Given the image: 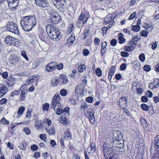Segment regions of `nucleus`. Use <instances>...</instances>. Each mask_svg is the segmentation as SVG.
Returning a JSON list of instances; mask_svg holds the SVG:
<instances>
[{"mask_svg": "<svg viewBox=\"0 0 159 159\" xmlns=\"http://www.w3.org/2000/svg\"><path fill=\"white\" fill-rule=\"evenodd\" d=\"M36 23V19L34 16L29 15L22 17L20 21L22 28L26 31L31 30Z\"/></svg>", "mask_w": 159, "mask_h": 159, "instance_id": "obj_1", "label": "nucleus"}, {"mask_svg": "<svg viewBox=\"0 0 159 159\" xmlns=\"http://www.w3.org/2000/svg\"><path fill=\"white\" fill-rule=\"evenodd\" d=\"M46 32L50 39L54 41H58L61 37L58 29L53 25H48L46 27Z\"/></svg>", "mask_w": 159, "mask_h": 159, "instance_id": "obj_2", "label": "nucleus"}, {"mask_svg": "<svg viewBox=\"0 0 159 159\" xmlns=\"http://www.w3.org/2000/svg\"><path fill=\"white\" fill-rule=\"evenodd\" d=\"M48 12L50 15L51 20L53 24H57L61 21V17L56 11L52 10L49 11H48Z\"/></svg>", "mask_w": 159, "mask_h": 159, "instance_id": "obj_3", "label": "nucleus"}, {"mask_svg": "<svg viewBox=\"0 0 159 159\" xmlns=\"http://www.w3.org/2000/svg\"><path fill=\"white\" fill-rule=\"evenodd\" d=\"M7 30L14 34H18L19 31L17 25L13 21L8 22L7 25Z\"/></svg>", "mask_w": 159, "mask_h": 159, "instance_id": "obj_4", "label": "nucleus"}, {"mask_svg": "<svg viewBox=\"0 0 159 159\" xmlns=\"http://www.w3.org/2000/svg\"><path fill=\"white\" fill-rule=\"evenodd\" d=\"M115 18V16L112 15H107L105 18L104 23L106 24H109V26L107 27L109 28H110L115 23V21L113 20Z\"/></svg>", "mask_w": 159, "mask_h": 159, "instance_id": "obj_5", "label": "nucleus"}, {"mask_svg": "<svg viewBox=\"0 0 159 159\" xmlns=\"http://www.w3.org/2000/svg\"><path fill=\"white\" fill-rule=\"evenodd\" d=\"M9 7L11 10L16 9L19 0H7Z\"/></svg>", "mask_w": 159, "mask_h": 159, "instance_id": "obj_6", "label": "nucleus"}, {"mask_svg": "<svg viewBox=\"0 0 159 159\" xmlns=\"http://www.w3.org/2000/svg\"><path fill=\"white\" fill-rule=\"evenodd\" d=\"M103 152L104 156L106 159H108L109 156L111 155L112 152V149L109 147H107L106 144L103 146Z\"/></svg>", "mask_w": 159, "mask_h": 159, "instance_id": "obj_7", "label": "nucleus"}, {"mask_svg": "<svg viewBox=\"0 0 159 159\" xmlns=\"http://www.w3.org/2000/svg\"><path fill=\"white\" fill-rule=\"evenodd\" d=\"M35 3L37 6L43 8H46L48 5L47 0H35Z\"/></svg>", "mask_w": 159, "mask_h": 159, "instance_id": "obj_8", "label": "nucleus"}, {"mask_svg": "<svg viewBox=\"0 0 159 159\" xmlns=\"http://www.w3.org/2000/svg\"><path fill=\"white\" fill-rule=\"evenodd\" d=\"M89 17V13L87 12H84L81 13L79 19L82 21L83 23H85Z\"/></svg>", "mask_w": 159, "mask_h": 159, "instance_id": "obj_9", "label": "nucleus"}, {"mask_svg": "<svg viewBox=\"0 0 159 159\" xmlns=\"http://www.w3.org/2000/svg\"><path fill=\"white\" fill-rule=\"evenodd\" d=\"M127 97L124 96L121 97L118 100L119 105L120 107H126L127 106Z\"/></svg>", "mask_w": 159, "mask_h": 159, "instance_id": "obj_10", "label": "nucleus"}, {"mask_svg": "<svg viewBox=\"0 0 159 159\" xmlns=\"http://www.w3.org/2000/svg\"><path fill=\"white\" fill-rule=\"evenodd\" d=\"M65 3H61L60 2H58L55 3L53 2L52 4H53L54 6L57 8L59 11L61 12H63L65 10L64 4Z\"/></svg>", "mask_w": 159, "mask_h": 159, "instance_id": "obj_11", "label": "nucleus"}, {"mask_svg": "<svg viewBox=\"0 0 159 159\" xmlns=\"http://www.w3.org/2000/svg\"><path fill=\"white\" fill-rule=\"evenodd\" d=\"M8 91L7 86L5 85L0 84V98L2 97Z\"/></svg>", "mask_w": 159, "mask_h": 159, "instance_id": "obj_12", "label": "nucleus"}, {"mask_svg": "<svg viewBox=\"0 0 159 159\" xmlns=\"http://www.w3.org/2000/svg\"><path fill=\"white\" fill-rule=\"evenodd\" d=\"M19 60L18 58L13 55H10L9 58V62L11 64H16L19 61Z\"/></svg>", "mask_w": 159, "mask_h": 159, "instance_id": "obj_13", "label": "nucleus"}, {"mask_svg": "<svg viewBox=\"0 0 159 159\" xmlns=\"http://www.w3.org/2000/svg\"><path fill=\"white\" fill-rule=\"evenodd\" d=\"M25 109V107L21 106L19 107L17 113H16L14 115V117L19 118L22 115Z\"/></svg>", "mask_w": 159, "mask_h": 159, "instance_id": "obj_14", "label": "nucleus"}, {"mask_svg": "<svg viewBox=\"0 0 159 159\" xmlns=\"http://www.w3.org/2000/svg\"><path fill=\"white\" fill-rule=\"evenodd\" d=\"M15 38L11 36H8L6 37L4 40L6 44L8 45H11L13 44V42L14 41Z\"/></svg>", "mask_w": 159, "mask_h": 159, "instance_id": "obj_15", "label": "nucleus"}, {"mask_svg": "<svg viewBox=\"0 0 159 159\" xmlns=\"http://www.w3.org/2000/svg\"><path fill=\"white\" fill-rule=\"evenodd\" d=\"M39 76L37 75H32L29 78L28 81L27 82H29V84L38 81L39 79Z\"/></svg>", "mask_w": 159, "mask_h": 159, "instance_id": "obj_16", "label": "nucleus"}, {"mask_svg": "<svg viewBox=\"0 0 159 159\" xmlns=\"http://www.w3.org/2000/svg\"><path fill=\"white\" fill-rule=\"evenodd\" d=\"M24 87L22 86L20 88V90L21 91V93L20 96V99L21 101H24L25 100V94L27 93V90H24Z\"/></svg>", "mask_w": 159, "mask_h": 159, "instance_id": "obj_17", "label": "nucleus"}, {"mask_svg": "<svg viewBox=\"0 0 159 159\" xmlns=\"http://www.w3.org/2000/svg\"><path fill=\"white\" fill-rule=\"evenodd\" d=\"M62 108L63 107H61L60 110L56 111V114L58 115H60L63 112H65L66 113L68 114V112L69 110V108L66 107L64 108L63 110Z\"/></svg>", "mask_w": 159, "mask_h": 159, "instance_id": "obj_18", "label": "nucleus"}, {"mask_svg": "<svg viewBox=\"0 0 159 159\" xmlns=\"http://www.w3.org/2000/svg\"><path fill=\"white\" fill-rule=\"evenodd\" d=\"M50 107L51 108H53L55 111L59 110L61 108L60 102L51 103Z\"/></svg>", "mask_w": 159, "mask_h": 159, "instance_id": "obj_19", "label": "nucleus"}, {"mask_svg": "<svg viewBox=\"0 0 159 159\" xmlns=\"http://www.w3.org/2000/svg\"><path fill=\"white\" fill-rule=\"evenodd\" d=\"M107 45V43L106 42H105L102 43L101 51L102 56H103V55L106 52Z\"/></svg>", "mask_w": 159, "mask_h": 159, "instance_id": "obj_20", "label": "nucleus"}, {"mask_svg": "<svg viewBox=\"0 0 159 159\" xmlns=\"http://www.w3.org/2000/svg\"><path fill=\"white\" fill-rule=\"evenodd\" d=\"M60 97L59 95L55 94L52 98L51 103L60 102Z\"/></svg>", "mask_w": 159, "mask_h": 159, "instance_id": "obj_21", "label": "nucleus"}, {"mask_svg": "<svg viewBox=\"0 0 159 159\" xmlns=\"http://www.w3.org/2000/svg\"><path fill=\"white\" fill-rule=\"evenodd\" d=\"M113 134L112 136L114 137H115V139H119L121 138L122 137V132L120 130H117L116 131H114L113 132Z\"/></svg>", "mask_w": 159, "mask_h": 159, "instance_id": "obj_22", "label": "nucleus"}, {"mask_svg": "<svg viewBox=\"0 0 159 159\" xmlns=\"http://www.w3.org/2000/svg\"><path fill=\"white\" fill-rule=\"evenodd\" d=\"M7 84L9 87H11L15 84V80L12 77H9V79L7 81Z\"/></svg>", "mask_w": 159, "mask_h": 159, "instance_id": "obj_23", "label": "nucleus"}, {"mask_svg": "<svg viewBox=\"0 0 159 159\" xmlns=\"http://www.w3.org/2000/svg\"><path fill=\"white\" fill-rule=\"evenodd\" d=\"M61 82L62 84H66L68 82L67 77L63 75H60V78Z\"/></svg>", "mask_w": 159, "mask_h": 159, "instance_id": "obj_24", "label": "nucleus"}, {"mask_svg": "<svg viewBox=\"0 0 159 159\" xmlns=\"http://www.w3.org/2000/svg\"><path fill=\"white\" fill-rule=\"evenodd\" d=\"M119 43L120 44H122L125 42V39L124 38V35L121 33L118 34Z\"/></svg>", "mask_w": 159, "mask_h": 159, "instance_id": "obj_25", "label": "nucleus"}, {"mask_svg": "<svg viewBox=\"0 0 159 159\" xmlns=\"http://www.w3.org/2000/svg\"><path fill=\"white\" fill-rule=\"evenodd\" d=\"M59 78L57 77L53 78L52 80V84L54 86L57 85L59 82Z\"/></svg>", "mask_w": 159, "mask_h": 159, "instance_id": "obj_26", "label": "nucleus"}, {"mask_svg": "<svg viewBox=\"0 0 159 159\" xmlns=\"http://www.w3.org/2000/svg\"><path fill=\"white\" fill-rule=\"evenodd\" d=\"M46 130L49 135H55V129L53 126H51V128H47Z\"/></svg>", "mask_w": 159, "mask_h": 159, "instance_id": "obj_27", "label": "nucleus"}, {"mask_svg": "<svg viewBox=\"0 0 159 159\" xmlns=\"http://www.w3.org/2000/svg\"><path fill=\"white\" fill-rule=\"evenodd\" d=\"M39 37L40 39L43 41H45L47 38L46 33L44 32L41 33L39 34Z\"/></svg>", "mask_w": 159, "mask_h": 159, "instance_id": "obj_28", "label": "nucleus"}, {"mask_svg": "<svg viewBox=\"0 0 159 159\" xmlns=\"http://www.w3.org/2000/svg\"><path fill=\"white\" fill-rule=\"evenodd\" d=\"M67 120L66 118V116L65 114L61 115L60 116V122L62 124H66L67 123Z\"/></svg>", "mask_w": 159, "mask_h": 159, "instance_id": "obj_29", "label": "nucleus"}, {"mask_svg": "<svg viewBox=\"0 0 159 159\" xmlns=\"http://www.w3.org/2000/svg\"><path fill=\"white\" fill-rule=\"evenodd\" d=\"M64 136V138L68 140H70L72 138L70 132L68 131H66L65 132Z\"/></svg>", "mask_w": 159, "mask_h": 159, "instance_id": "obj_30", "label": "nucleus"}, {"mask_svg": "<svg viewBox=\"0 0 159 159\" xmlns=\"http://www.w3.org/2000/svg\"><path fill=\"white\" fill-rule=\"evenodd\" d=\"M27 143L25 141H23L20 143L19 147V148L22 150H25L26 149V147Z\"/></svg>", "mask_w": 159, "mask_h": 159, "instance_id": "obj_31", "label": "nucleus"}, {"mask_svg": "<svg viewBox=\"0 0 159 159\" xmlns=\"http://www.w3.org/2000/svg\"><path fill=\"white\" fill-rule=\"evenodd\" d=\"M138 41V39L137 37V36H134L133 38L131 41V43H134V44L133 46H132V47H133V48H135Z\"/></svg>", "mask_w": 159, "mask_h": 159, "instance_id": "obj_32", "label": "nucleus"}, {"mask_svg": "<svg viewBox=\"0 0 159 159\" xmlns=\"http://www.w3.org/2000/svg\"><path fill=\"white\" fill-rule=\"evenodd\" d=\"M42 121L40 120H37L35 124V126L38 129H39L42 128Z\"/></svg>", "mask_w": 159, "mask_h": 159, "instance_id": "obj_33", "label": "nucleus"}, {"mask_svg": "<svg viewBox=\"0 0 159 159\" xmlns=\"http://www.w3.org/2000/svg\"><path fill=\"white\" fill-rule=\"evenodd\" d=\"M86 69V66L84 64L80 65L79 66L78 70L80 72H82Z\"/></svg>", "mask_w": 159, "mask_h": 159, "instance_id": "obj_34", "label": "nucleus"}, {"mask_svg": "<svg viewBox=\"0 0 159 159\" xmlns=\"http://www.w3.org/2000/svg\"><path fill=\"white\" fill-rule=\"evenodd\" d=\"M155 142L154 145L155 147H157V148L159 147V135L156 137L154 140Z\"/></svg>", "mask_w": 159, "mask_h": 159, "instance_id": "obj_35", "label": "nucleus"}, {"mask_svg": "<svg viewBox=\"0 0 159 159\" xmlns=\"http://www.w3.org/2000/svg\"><path fill=\"white\" fill-rule=\"evenodd\" d=\"M140 29V26L138 25H136L132 26L131 27L132 30L135 32L139 31Z\"/></svg>", "mask_w": 159, "mask_h": 159, "instance_id": "obj_36", "label": "nucleus"}, {"mask_svg": "<svg viewBox=\"0 0 159 159\" xmlns=\"http://www.w3.org/2000/svg\"><path fill=\"white\" fill-rule=\"evenodd\" d=\"M148 32L146 30H143L140 32V35L142 37H147L148 35Z\"/></svg>", "mask_w": 159, "mask_h": 159, "instance_id": "obj_37", "label": "nucleus"}, {"mask_svg": "<svg viewBox=\"0 0 159 159\" xmlns=\"http://www.w3.org/2000/svg\"><path fill=\"white\" fill-rule=\"evenodd\" d=\"M14 40L12 45L15 46L16 47H18L20 46V43H19L18 39H15Z\"/></svg>", "mask_w": 159, "mask_h": 159, "instance_id": "obj_38", "label": "nucleus"}, {"mask_svg": "<svg viewBox=\"0 0 159 159\" xmlns=\"http://www.w3.org/2000/svg\"><path fill=\"white\" fill-rule=\"evenodd\" d=\"M153 84L154 87L155 88L159 86V80L156 79L154 80Z\"/></svg>", "mask_w": 159, "mask_h": 159, "instance_id": "obj_39", "label": "nucleus"}, {"mask_svg": "<svg viewBox=\"0 0 159 159\" xmlns=\"http://www.w3.org/2000/svg\"><path fill=\"white\" fill-rule=\"evenodd\" d=\"M141 107L143 110L146 111H148L149 109L148 106L144 103H143L141 105Z\"/></svg>", "mask_w": 159, "mask_h": 159, "instance_id": "obj_40", "label": "nucleus"}, {"mask_svg": "<svg viewBox=\"0 0 159 159\" xmlns=\"http://www.w3.org/2000/svg\"><path fill=\"white\" fill-rule=\"evenodd\" d=\"M88 118L89 120V121L90 123L92 124H93L95 123V118L94 117V115L90 116H88Z\"/></svg>", "mask_w": 159, "mask_h": 159, "instance_id": "obj_41", "label": "nucleus"}, {"mask_svg": "<svg viewBox=\"0 0 159 159\" xmlns=\"http://www.w3.org/2000/svg\"><path fill=\"white\" fill-rule=\"evenodd\" d=\"M90 30H85L84 31V38L86 39L87 37H88L89 35Z\"/></svg>", "mask_w": 159, "mask_h": 159, "instance_id": "obj_42", "label": "nucleus"}, {"mask_svg": "<svg viewBox=\"0 0 159 159\" xmlns=\"http://www.w3.org/2000/svg\"><path fill=\"white\" fill-rule=\"evenodd\" d=\"M67 93V91L65 89H62L60 91V94L62 96H66Z\"/></svg>", "mask_w": 159, "mask_h": 159, "instance_id": "obj_43", "label": "nucleus"}, {"mask_svg": "<svg viewBox=\"0 0 159 159\" xmlns=\"http://www.w3.org/2000/svg\"><path fill=\"white\" fill-rule=\"evenodd\" d=\"M55 70L52 66L49 65V64L46 67V70L48 71H52Z\"/></svg>", "mask_w": 159, "mask_h": 159, "instance_id": "obj_44", "label": "nucleus"}, {"mask_svg": "<svg viewBox=\"0 0 159 159\" xmlns=\"http://www.w3.org/2000/svg\"><path fill=\"white\" fill-rule=\"evenodd\" d=\"M96 73L98 77H100L102 75V70L99 68H98L96 69Z\"/></svg>", "mask_w": 159, "mask_h": 159, "instance_id": "obj_45", "label": "nucleus"}, {"mask_svg": "<svg viewBox=\"0 0 159 159\" xmlns=\"http://www.w3.org/2000/svg\"><path fill=\"white\" fill-rule=\"evenodd\" d=\"M49 107V104L48 103H45L43 105L42 109L43 111H48Z\"/></svg>", "mask_w": 159, "mask_h": 159, "instance_id": "obj_46", "label": "nucleus"}, {"mask_svg": "<svg viewBox=\"0 0 159 159\" xmlns=\"http://www.w3.org/2000/svg\"><path fill=\"white\" fill-rule=\"evenodd\" d=\"M139 59L142 62H143L145 60V56L144 53H141L139 55Z\"/></svg>", "mask_w": 159, "mask_h": 159, "instance_id": "obj_47", "label": "nucleus"}, {"mask_svg": "<svg viewBox=\"0 0 159 159\" xmlns=\"http://www.w3.org/2000/svg\"><path fill=\"white\" fill-rule=\"evenodd\" d=\"M120 55L123 57H127L129 56V53L126 52L122 51L120 53Z\"/></svg>", "mask_w": 159, "mask_h": 159, "instance_id": "obj_48", "label": "nucleus"}, {"mask_svg": "<svg viewBox=\"0 0 159 159\" xmlns=\"http://www.w3.org/2000/svg\"><path fill=\"white\" fill-rule=\"evenodd\" d=\"M123 110L125 112V113L126 114V115L127 116H130V113L129 110L125 108V107H124L122 108Z\"/></svg>", "mask_w": 159, "mask_h": 159, "instance_id": "obj_49", "label": "nucleus"}, {"mask_svg": "<svg viewBox=\"0 0 159 159\" xmlns=\"http://www.w3.org/2000/svg\"><path fill=\"white\" fill-rule=\"evenodd\" d=\"M0 122L2 124L4 125L8 124L9 123V121L6 120L4 118H2Z\"/></svg>", "mask_w": 159, "mask_h": 159, "instance_id": "obj_50", "label": "nucleus"}, {"mask_svg": "<svg viewBox=\"0 0 159 159\" xmlns=\"http://www.w3.org/2000/svg\"><path fill=\"white\" fill-rule=\"evenodd\" d=\"M87 111L88 116H90L94 115V112L93 110L89 109Z\"/></svg>", "mask_w": 159, "mask_h": 159, "instance_id": "obj_51", "label": "nucleus"}, {"mask_svg": "<svg viewBox=\"0 0 159 159\" xmlns=\"http://www.w3.org/2000/svg\"><path fill=\"white\" fill-rule=\"evenodd\" d=\"M127 67L126 64L125 63H122L120 66V69L121 70H123L126 69Z\"/></svg>", "mask_w": 159, "mask_h": 159, "instance_id": "obj_52", "label": "nucleus"}, {"mask_svg": "<svg viewBox=\"0 0 159 159\" xmlns=\"http://www.w3.org/2000/svg\"><path fill=\"white\" fill-rule=\"evenodd\" d=\"M93 100V98L92 97H89L86 98V102L89 103H92Z\"/></svg>", "mask_w": 159, "mask_h": 159, "instance_id": "obj_53", "label": "nucleus"}, {"mask_svg": "<svg viewBox=\"0 0 159 159\" xmlns=\"http://www.w3.org/2000/svg\"><path fill=\"white\" fill-rule=\"evenodd\" d=\"M1 6L2 8V9L4 11L6 10H7L9 6L8 4H3L1 5Z\"/></svg>", "mask_w": 159, "mask_h": 159, "instance_id": "obj_54", "label": "nucleus"}, {"mask_svg": "<svg viewBox=\"0 0 159 159\" xmlns=\"http://www.w3.org/2000/svg\"><path fill=\"white\" fill-rule=\"evenodd\" d=\"M115 68L114 66H112L110 69V71L109 73L113 75L115 73Z\"/></svg>", "mask_w": 159, "mask_h": 159, "instance_id": "obj_55", "label": "nucleus"}, {"mask_svg": "<svg viewBox=\"0 0 159 159\" xmlns=\"http://www.w3.org/2000/svg\"><path fill=\"white\" fill-rule=\"evenodd\" d=\"M20 92L18 91H13L11 93V96L13 97L15 95H18L19 94Z\"/></svg>", "mask_w": 159, "mask_h": 159, "instance_id": "obj_56", "label": "nucleus"}, {"mask_svg": "<svg viewBox=\"0 0 159 159\" xmlns=\"http://www.w3.org/2000/svg\"><path fill=\"white\" fill-rule=\"evenodd\" d=\"M21 54L27 61H28V58L26 55V53L25 51H22L21 52Z\"/></svg>", "mask_w": 159, "mask_h": 159, "instance_id": "obj_57", "label": "nucleus"}, {"mask_svg": "<svg viewBox=\"0 0 159 159\" xmlns=\"http://www.w3.org/2000/svg\"><path fill=\"white\" fill-rule=\"evenodd\" d=\"M49 65L52 66L55 69H56V66H57V63L56 62H52L49 63Z\"/></svg>", "mask_w": 159, "mask_h": 159, "instance_id": "obj_58", "label": "nucleus"}, {"mask_svg": "<svg viewBox=\"0 0 159 159\" xmlns=\"http://www.w3.org/2000/svg\"><path fill=\"white\" fill-rule=\"evenodd\" d=\"M136 12H133L130 16L129 18V20H133L136 16Z\"/></svg>", "mask_w": 159, "mask_h": 159, "instance_id": "obj_59", "label": "nucleus"}, {"mask_svg": "<svg viewBox=\"0 0 159 159\" xmlns=\"http://www.w3.org/2000/svg\"><path fill=\"white\" fill-rule=\"evenodd\" d=\"M30 148L32 151H35L38 149V147L35 144H34L31 146Z\"/></svg>", "mask_w": 159, "mask_h": 159, "instance_id": "obj_60", "label": "nucleus"}, {"mask_svg": "<svg viewBox=\"0 0 159 159\" xmlns=\"http://www.w3.org/2000/svg\"><path fill=\"white\" fill-rule=\"evenodd\" d=\"M23 130L25 133L27 135H29L30 134V131L28 128H25Z\"/></svg>", "mask_w": 159, "mask_h": 159, "instance_id": "obj_61", "label": "nucleus"}, {"mask_svg": "<svg viewBox=\"0 0 159 159\" xmlns=\"http://www.w3.org/2000/svg\"><path fill=\"white\" fill-rule=\"evenodd\" d=\"M7 101V99L6 98H3L0 100V104L2 105L6 103Z\"/></svg>", "mask_w": 159, "mask_h": 159, "instance_id": "obj_62", "label": "nucleus"}, {"mask_svg": "<svg viewBox=\"0 0 159 159\" xmlns=\"http://www.w3.org/2000/svg\"><path fill=\"white\" fill-rule=\"evenodd\" d=\"M117 43V41L115 39H112L110 42V44L112 46H116Z\"/></svg>", "mask_w": 159, "mask_h": 159, "instance_id": "obj_63", "label": "nucleus"}, {"mask_svg": "<svg viewBox=\"0 0 159 159\" xmlns=\"http://www.w3.org/2000/svg\"><path fill=\"white\" fill-rule=\"evenodd\" d=\"M144 70L147 71H148L150 70V67L149 65H146L143 67Z\"/></svg>", "mask_w": 159, "mask_h": 159, "instance_id": "obj_64", "label": "nucleus"}]
</instances>
